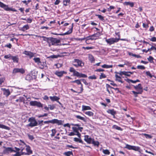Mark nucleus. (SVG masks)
<instances>
[{
	"mask_svg": "<svg viewBox=\"0 0 156 156\" xmlns=\"http://www.w3.org/2000/svg\"><path fill=\"white\" fill-rule=\"evenodd\" d=\"M93 38H95V40H96L98 38L100 35V34L99 32L97 33L94 34L92 35Z\"/></svg>",
	"mask_w": 156,
	"mask_h": 156,
	"instance_id": "bb28decb",
	"label": "nucleus"
},
{
	"mask_svg": "<svg viewBox=\"0 0 156 156\" xmlns=\"http://www.w3.org/2000/svg\"><path fill=\"white\" fill-rule=\"evenodd\" d=\"M33 60L37 64L40 62L41 61L40 59L39 58L36 57H34L33 58Z\"/></svg>",
	"mask_w": 156,
	"mask_h": 156,
	"instance_id": "7c9ffc66",
	"label": "nucleus"
},
{
	"mask_svg": "<svg viewBox=\"0 0 156 156\" xmlns=\"http://www.w3.org/2000/svg\"><path fill=\"white\" fill-rule=\"evenodd\" d=\"M73 27V23L72 24V26L71 28V29L70 30H69L68 31L64 33H63V34H55V35H57L64 36V35H68V34H71L72 32Z\"/></svg>",
	"mask_w": 156,
	"mask_h": 156,
	"instance_id": "2eb2a0df",
	"label": "nucleus"
},
{
	"mask_svg": "<svg viewBox=\"0 0 156 156\" xmlns=\"http://www.w3.org/2000/svg\"><path fill=\"white\" fill-rule=\"evenodd\" d=\"M119 41V38H111L106 39V41L110 45L117 42Z\"/></svg>",
	"mask_w": 156,
	"mask_h": 156,
	"instance_id": "0eeeda50",
	"label": "nucleus"
},
{
	"mask_svg": "<svg viewBox=\"0 0 156 156\" xmlns=\"http://www.w3.org/2000/svg\"><path fill=\"white\" fill-rule=\"evenodd\" d=\"M29 29V26L28 24H27L24 25L21 28L20 30L23 31H25Z\"/></svg>",
	"mask_w": 156,
	"mask_h": 156,
	"instance_id": "b1692460",
	"label": "nucleus"
},
{
	"mask_svg": "<svg viewBox=\"0 0 156 156\" xmlns=\"http://www.w3.org/2000/svg\"><path fill=\"white\" fill-rule=\"evenodd\" d=\"M129 55H132V56H133V57H135L137 58H140L141 57L140 56V55H136V54H134L131 53H129Z\"/></svg>",
	"mask_w": 156,
	"mask_h": 156,
	"instance_id": "a18cd8bd",
	"label": "nucleus"
},
{
	"mask_svg": "<svg viewBox=\"0 0 156 156\" xmlns=\"http://www.w3.org/2000/svg\"><path fill=\"white\" fill-rule=\"evenodd\" d=\"M51 44L54 46L61 45L60 44V41L56 38H52L51 39Z\"/></svg>",
	"mask_w": 156,
	"mask_h": 156,
	"instance_id": "423d86ee",
	"label": "nucleus"
},
{
	"mask_svg": "<svg viewBox=\"0 0 156 156\" xmlns=\"http://www.w3.org/2000/svg\"><path fill=\"white\" fill-rule=\"evenodd\" d=\"M14 148L16 150H15V151H13V152H17V151H19L20 150H21V148L20 147V148H17L15 147Z\"/></svg>",
	"mask_w": 156,
	"mask_h": 156,
	"instance_id": "e2e57ef3",
	"label": "nucleus"
},
{
	"mask_svg": "<svg viewBox=\"0 0 156 156\" xmlns=\"http://www.w3.org/2000/svg\"><path fill=\"white\" fill-rule=\"evenodd\" d=\"M113 66L112 65H109L106 64H104L101 66V67L102 68L107 69L112 68Z\"/></svg>",
	"mask_w": 156,
	"mask_h": 156,
	"instance_id": "2f4dec72",
	"label": "nucleus"
},
{
	"mask_svg": "<svg viewBox=\"0 0 156 156\" xmlns=\"http://www.w3.org/2000/svg\"><path fill=\"white\" fill-rule=\"evenodd\" d=\"M70 2V0H63V5L65 6H66Z\"/></svg>",
	"mask_w": 156,
	"mask_h": 156,
	"instance_id": "37998d69",
	"label": "nucleus"
},
{
	"mask_svg": "<svg viewBox=\"0 0 156 156\" xmlns=\"http://www.w3.org/2000/svg\"><path fill=\"white\" fill-rule=\"evenodd\" d=\"M141 135L144 136L147 139H151L152 137L151 135L146 133H142Z\"/></svg>",
	"mask_w": 156,
	"mask_h": 156,
	"instance_id": "f704fd0d",
	"label": "nucleus"
},
{
	"mask_svg": "<svg viewBox=\"0 0 156 156\" xmlns=\"http://www.w3.org/2000/svg\"><path fill=\"white\" fill-rule=\"evenodd\" d=\"M143 27L146 28L147 29L148 27V25L147 24H146L144 23H143Z\"/></svg>",
	"mask_w": 156,
	"mask_h": 156,
	"instance_id": "69168bd1",
	"label": "nucleus"
},
{
	"mask_svg": "<svg viewBox=\"0 0 156 156\" xmlns=\"http://www.w3.org/2000/svg\"><path fill=\"white\" fill-rule=\"evenodd\" d=\"M102 152L105 154L106 155H109L110 154V152L109 150L107 149H103Z\"/></svg>",
	"mask_w": 156,
	"mask_h": 156,
	"instance_id": "58836bf2",
	"label": "nucleus"
},
{
	"mask_svg": "<svg viewBox=\"0 0 156 156\" xmlns=\"http://www.w3.org/2000/svg\"><path fill=\"white\" fill-rule=\"evenodd\" d=\"M0 7L3 8L6 11H12L14 12H16L17 11V10L15 9L9 7L8 5L5 4L0 1Z\"/></svg>",
	"mask_w": 156,
	"mask_h": 156,
	"instance_id": "20e7f679",
	"label": "nucleus"
},
{
	"mask_svg": "<svg viewBox=\"0 0 156 156\" xmlns=\"http://www.w3.org/2000/svg\"><path fill=\"white\" fill-rule=\"evenodd\" d=\"M49 98L52 101H57L60 99L59 98L56 96H50L49 97Z\"/></svg>",
	"mask_w": 156,
	"mask_h": 156,
	"instance_id": "6ab92c4d",
	"label": "nucleus"
},
{
	"mask_svg": "<svg viewBox=\"0 0 156 156\" xmlns=\"http://www.w3.org/2000/svg\"><path fill=\"white\" fill-rule=\"evenodd\" d=\"M52 133L51 134V136H54L56 133V131L55 129H52L51 130Z\"/></svg>",
	"mask_w": 156,
	"mask_h": 156,
	"instance_id": "8fccbe9b",
	"label": "nucleus"
},
{
	"mask_svg": "<svg viewBox=\"0 0 156 156\" xmlns=\"http://www.w3.org/2000/svg\"><path fill=\"white\" fill-rule=\"evenodd\" d=\"M75 117L76 118H77L78 119H80L81 120H83L84 121H85L86 120L84 118L82 117V116H81L80 115H75Z\"/></svg>",
	"mask_w": 156,
	"mask_h": 156,
	"instance_id": "72a5a7b5",
	"label": "nucleus"
},
{
	"mask_svg": "<svg viewBox=\"0 0 156 156\" xmlns=\"http://www.w3.org/2000/svg\"><path fill=\"white\" fill-rule=\"evenodd\" d=\"M88 59L91 63H94V62L95 59L93 56L91 54L88 55Z\"/></svg>",
	"mask_w": 156,
	"mask_h": 156,
	"instance_id": "412c9836",
	"label": "nucleus"
},
{
	"mask_svg": "<svg viewBox=\"0 0 156 156\" xmlns=\"http://www.w3.org/2000/svg\"><path fill=\"white\" fill-rule=\"evenodd\" d=\"M112 128L120 131H122V130L121 128L115 125H113L112 126Z\"/></svg>",
	"mask_w": 156,
	"mask_h": 156,
	"instance_id": "c756f323",
	"label": "nucleus"
},
{
	"mask_svg": "<svg viewBox=\"0 0 156 156\" xmlns=\"http://www.w3.org/2000/svg\"><path fill=\"white\" fill-rule=\"evenodd\" d=\"M84 140L86 142L89 144H91L94 139V138H92L89 137V136L87 135L84 136Z\"/></svg>",
	"mask_w": 156,
	"mask_h": 156,
	"instance_id": "ddd939ff",
	"label": "nucleus"
},
{
	"mask_svg": "<svg viewBox=\"0 0 156 156\" xmlns=\"http://www.w3.org/2000/svg\"><path fill=\"white\" fill-rule=\"evenodd\" d=\"M75 71V70L74 68L73 67H71L70 68L69 71L70 72H72L73 73Z\"/></svg>",
	"mask_w": 156,
	"mask_h": 156,
	"instance_id": "774afa93",
	"label": "nucleus"
},
{
	"mask_svg": "<svg viewBox=\"0 0 156 156\" xmlns=\"http://www.w3.org/2000/svg\"><path fill=\"white\" fill-rule=\"evenodd\" d=\"M115 9V7L113 6H110V7L108 8V12H110L111 9Z\"/></svg>",
	"mask_w": 156,
	"mask_h": 156,
	"instance_id": "13d9d810",
	"label": "nucleus"
},
{
	"mask_svg": "<svg viewBox=\"0 0 156 156\" xmlns=\"http://www.w3.org/2000/svg\"><path fill=\"white\" fill-rule=\"evenodd\" d=\"M12 56L10 54L5 55L4 56V58L5 59H11Z\"/></svg>",
	"mask_w": 156,
	"mask_h": 156,
	"instance_id": "ea45409f",
	"label": "nucleus"
},
{
	"mask_svg": "<svg viewBox=\"0 0 156 156\" xmlns=\"http://www.w3.org/2000/svg\"><path fill=\"white\" fill-rule=\"evenodd\" d=\"M16 153L15 154H13L12 156H20L23 155H24L25 154V153H24V152L23 151V148L22 149H21V151H17V152H15Z\"/></svg>",
	"mask_w": 156,
	"mask_h": 156,
	"instance_id": "f3484780",
	"label": "nucleus"
},
{
	"mask_svg": "<svg viewBox=\"0 0 156 156\" xmlns=\"http://www.w3.org/2000/svg\"><path fill=\"white\" fill-rule=\"evenodd\" d=\"M67 73L64 71H56L55 74L57 76L59 77H62L64 74H66Z\"/></svg>",
	"mask_w": 156,
	"mask_h": 156,
	"instance_id": "dca6fc26",
	"label": "nucleus"
},
{
	"mask_svg": "<svg viewBox=\"0 0 156 156\" xmlns=\"http://www.w3.org/2000/svg\"><path fill=\"white\" fill-rule=\"evenodd\" d=\"M1 90L4 91V94L7 97L10 94V92L9 90H6L5 88H1Z\"/></svg>",
	"mask_w": 156,
	"mask_h": 156,
	"instance_id": "aec40b11",
	"label": "nucleus"
},
{
	"mask_svg": "<svg viewBox=\"0 0 156 156\" xmlns=\"http://www.w3.org/2000/svg\"><path fill=\"white\" fill-rule=\"evenodd\" d=\"M11 59L13 60V62H14L18 63V62L19 58L17 56H12Z\"/></svg>",
	"mask_w": 156,
	"mask_h": 156,
	"instance_id": "c85d7f7f",
	"label": "nucleus"
},
{
	"mask_svg": "<svg viewBox=\"0 0 156 156\" xmlns=\"http://www.w3.org/2000/svg\"><path fill=\"white\" fill-rule=\"evenodd\" d=\"M87 77V76L86 75L79 73V74L78 75V77L80 78H86Z\"/></svg>",
	"mask_w": 156,
	"mask_h": 156,
	"instance_id": "e433bc0d",
	"label": "nucleus"
},
{
	"mask_svg": "<svg viewBox=\"0 0 156 156\" xmlns=\"http://www.w3.org/2000/svg\"><path fill=\"white\" fill-rule=\"evenodd\" d=\"M79 74V72L77 71H75L73 73V75L74 76H76L78 77V75Z\"/></svg>",
	"mask_w": 156,
	"mask_h": 156,
	"instance_id": "052dcab7",
	"label": "nucleus"
},
{
	"mask_svg": "<svg viewBox=\"0 0 156 156\" xmlns=\"http://www.w3.org/2000/svg\"><path fill=\"white\" fill-rule=\"evenodd\" d=\"M127 81L129 83H130V82L133 83H136L135 80H133L130 79H128Z\"/></svg>",
	"mask_w": 156,
	"mask_h": 156,
	"instance_id": "6e6d98bb",
	"label": "nucleus"
},
{
	"mask_svg": "<svg viewBox=\"0 0 156 156\" xmlns=\"http://www.w3.org/2000/svg\"><path fill=\"white\" fill-rule=\"evenodd\" d=\"M51 123L52 124H57L58 125H62V121L61 120H58L57 119H54L50 120Z\"/></svg>",
	"mask_w": 156,
	"mask_h": 156,
	"instance_id": "4468645a",
	"label": "nucleus"
},
{
	"mask_svg": "<svg viewBox=\"0 0 156 156\" xmlns=\"http://www.w3.org/2000/svg\"><path fill=\"white\" fill-rule=\"evenodd\" d=\"M32 21V19L30 18H27V22L28 23H31Z\"/></svg>",
	"mask_w": 156,
	"mask_h": 156,
	"instance_id": "bf43d9fd",
	"label": "nucleus"
},
{
	"mask_svg": "<svg viewBox=\"0 0 156 156\" xmlns=\"http://www.w3.org/2000/svg\"><path fill=\"white\" fill-rule=\"evenodd\" d=\"M26 147V150L27 152H24V153H25V154L24 155H30L32 154L33 151H32L31 150L30 147L29 145H27Z\"/></svg>",
	"mask_w": 156,
	"mask_h": 156,
	"instance_id": "f8f14e48",
	"label": "nucleus"
},
{
	"mask_svg": "<svg viewBox=\"0 0 156 156\" xmlns=\"http://www.w3.org/2000/svg\"><path fill=\"white\" fill-rule=\"evenodd\" d=\"M107 112L113 115H114L116 114V112L114 109H109L107 111Z\"/></svg>",
	"mask_w": 156,
	"mask_h": 156,
	"instance_id": "393cba45",
	"label": "nucleus"
},
{
	"mask_svg": "<svg viewBox=\"0 0 156 156\" xmlns=\"http://www.w3.org/2000/svg\"><path fill=\"white\" fill-rule=\"evenodd\" d=\"M23 53L26 55L28 56L30 58L33 57H36L37 56V55L35 53H33L30 51H24Z\"/></svg>",
	"mask_w": 156,
	"mask_h": 156,
	"instance_id": "1a4fd4ad",
	"label": "nucleus"
},
{
	"mask_svg": "<svg viewBox=\"0 0 156 156\" xmlns=\"http://www.w3.org/2000/svg\"><path fill=\"white\" fill-rule=\"evenodd\" d=\"M74 140L76 142H79V143H80L82 144H83V141L80 138H77L75 137L74 138Z\"/></svg>",
	"mask_w": 156,
	"mask_h": 156,
	"instance_id": "c9c22d12",
	"label": "nucleus"
},
{
	"mask_svg": "<svg viewBox=\"0 0 156 156\" xmlns=\"http://www.w3.org/2000/svg\"><path fill=\"white\" fill-rule=\"evenodd\" d=\"M72 154V153L71 151L66 152L64 153V154L67 156H70V155Z\"/></svg>",
	"mask_w": 156,
	"mask_h": 156,
	"instance_id": "5fc2aeb1",
	"label": "nucleus"
},
{
	"mask_svg": "<svg viewBox=\"0 0 156 156\" xmlns=\"http://www.w3.org/2000/svg\"><path fill=\"white\" fill-rule=\"evenodd\" d=\"M86 39H87V40H88L89 41L90 40L93 41L94 40H95V38H93L92 35L86 37Z\"/></svg>",
	"mask_w": 156,
	"mask_h": 156,
	"instance_id": "c03bdc74",
	"label": "nucleus"
},
{
	"mask_svg": "<svg viewBox=\"0 0 156 156\" xmlns=\"http://www.w3.org/2000/svg\"><path fill=\"white\" fill-rule=\"evenodd\" d=\"M106 76L103 73H101V74L99 78L100 79H102L103 78H105L106 77Z\"/></svg>",
	"mask_w": 156,
	"mask_h": 156,
	"instance_id": "09e8293b",
	"label": "nucleus"
},
{
	"mask_svg": "<svg viewBox=\"0 0 156 156\" xmlns=\"http://www.w3.org/2000/svg\"><path fill=\"white\" fill-rule=\"evenodd\" d=\"M95 16H97L99 19L101 20H104V17L100 15H96Z\"/></svg>",
	"mask_w": 156,
	"mask_h": 156,
	"instance_id": "864d4df0",
	"label": "nucleus"
},
{
	"mask_svg": "<svg viewBox=\"0 0 156 156\" xmlns=\"http://www.w3.org/2000/svg\"><path fill=\"white\" fill-rule=\"evenodd\" d=\"M5 149L3 151V152L5 154H8L9 153H12L15 151V150H13L11 147H5Z\"/></svg>",
	"mask_w": 156,
	"mask_h": 156,
	"instance_id": "9d476101",
	"label": "nucleus"
},
{
	"mask_svg": "<svg viewBox=\"0 0 156 156\" xmlns=\"http://www.w3.org/2000/svg\"><path fill=\"white\" fill-rule=\"evenodd\" d=\"M25 72L23 68H15L13 70L12 73L15 74L17 73H20L22 74H23Z\"/></svg>",
	"mask_w": 156,
	"mask_h": 156,
	"instance_id": "9b49d317",
	"label": "nucleus"
},
{
	"mask_svg": "<svg viewBox=\"0 0 156 156\" xmlns=\"http://www.w3.org/2000/svg\"><path fill=\"white\" fill-rule=\"evenodd\" d=\"M124 5H129L131 7H133L134 5V3L130 2H126L123 3Z\"/></svg>",
	"mask_w": 156,
	"mask_h": 156,
	"instance_id": "5701e85b",
	"label": "nucleus"
},
{
	"mask_svg": "<svg viewBox=\"0 0 156 156\" xmlns=\"http://www.w3.org/2000/svg\"><path fill=\"white\" fill-rule=\"evenodd\" d=\"M48 106L49 109L51 110H53L55 108V106L54 105H48Z\"/></svg>",
	"mask_w": 156,
	"mask_h": 156,
	"instance_id": "de8ad7c7",
	"label": "nucleus"
},
{
	"mask_svg": "<svg viewBox=\"0 0 156 156\" xmlns=\"http://www.w3.org/2000/svg\"><path fill=\"white\" fill-rule=\"evenodd\" d=\"M28 121L30 122V123L27 125V126H30L32 127L37 126V122L34 118H29L28 119Z\"/></svg>",
	"mask_w": 156,
	"mask_h": 156,
	"instance_id": "f03ea898",
	"label": "nucleus"
},
{
	"mask_svg": "<svg viewBox=\"0 0 156 156\" xmlns=\"http://www.w3.org/2000/svg\"><path fill=\"white\" fill-rule=\"evenodd\" d=\"M30 105L32 106H37L38 107H42V105L39 102L36 101H31L30 102Z\"/></svg>",
	"mask_w": 156,
	"mask_h": 156,
	"instance_id": "6e6552de",
	"label": "nucleus"
},
{
	"mask_svg": "<svg viewBox=\"0 0 156 156\" xmlns=\"http://www.w3.org/2000/svg\"><path fill=\"white\" fill-rule=\"evenodd\" d=\"M146 74L147 75L150 77H152V75L149 71H147L146 72Z\"/></svg>",
	"mask_w": 156,
	"mask_h": 156,
	"instance_id": "338daca9",
	"label": "nucleus"
},
{
	"mask_svg": "<svg viewBox=\"0 0 156 156\" xmlns=\"http://www.w3.org/2000/svg\"><path fill=\"white\" fill-rule=\"evenodd\" d=\"M134 88L136 91H132V92L133 94L134 97H136L138 96V94H141L143 92V88L140 83L139 84L137 85L133 86Z\"/></svg>",
	"mask_w": 156,
	"mask_h": 156,
	"instance_id": "f257e3e1",
	"label": "nucleus"
},
{
	"mask_svg": "<svg viewBox=\"0 0 156 156\" xmlns=\"http://www.w3.org/2000/svg\"><path fill=\"white\" fill-rule=\"evenodd\" d=\"M82 111H83L85 110H90L91 109L90 106L84 105H82Z\"/></svg>",
	"mask_w": 156,
	"mask_h": 156,
	"instance_id": "4be33fe9",
	"label": "nucleus"
},
{
	"mask_svg": "<svg viewBox=\"0 0 156 156\" xmlns=\"http://www.w3.org/2000/svg\"><path fill=\"white\" fill-rule=\"evenodd\" d=\"M150 40L153 42H155L156 41V38L155 37H153L150 39Z\"/></svg>",
	"mask_w": 156,
	"mask_h": 156,
	"instance_id": "680f3d73",
	"label": "nucleus"
},
{
	"mask_svg": "<svg viewBox=\"0 0 156 156\" xmlns=\"http://www.w3.org/2000/svg\"><path fill=\"white\" fill-rule=\"evenodd\" d=\"M18 144L19 145V146L21 149L23 148L24 149V148L26 147V146L27 145L22 140H20L19 141H18Z\"/></svg>",
	"mask_w": 156,
	"mask_h": 156,
	"instance_id": "a211bd4d",
	"label": "nucleus"
},
{
	"mask_svg": "<svg viewBox=\"0 0 156 156\" xmlns=\"http://www.w3.org/2000/svg\"><path fill=\"white\" fill-rule=\"evenodd\" d=\"M91 143L93 144L94 145H96L98 146L99 144V143L98 141H95L94 139H93L92 142Z\"/></svg>",
	"mask_w": 156,
	"mask_h": 156,
	"instance_id": "a19ab883",
	"label": "nucleus"
},
{
	"mask_svg": "<svg viewBox=\"0 0 156 156\" xmlns=\"http://www.w3.org/2000/svg\"><path fill=\"white\" fill-rule=\"evenodd\" d=\"M82 48H83L84 50H89L93 49V47H83Z\"/></svg>",
	"mask_w": 156,
	"mask_h": 156,
	"instance_id": "603ef678",
	"label": "nucleus"
},
{
	"mask_svg": "<svg viewBox=\"0 0 156 156\" xmlns=\"http://www.w3.org/2000/svg\"><path fill=\"white\" fill-rule=\"evenodd\" d=\"M115 77L116 78V80L119 81V82H121V83H123L122 81L121 80V78L117 74H116L115 75Z\"/></svg>",
	"mask_w": 156,
	"mask_h": 156,
	"instance_id": "473e14b6",
	"label": "nucleus"
},
{
	"mask_svg": "<svg viewBox=\"0 0 156 156\" xmlns=\"http://www.w3.org/2000/svg\"><path fill=\"white\" fill-rule=\"evenodd\" d=\"M81 80H75L74 81H73L71 82L72 83H76L78 85L80 84L81 85L82 84L81 83L80 81Z\"/></svg>",
	"mask_w": 156,
	"mask_h": 156,
	"instance_id": "4c0bfd02",
	"label": "nucleus"
},
{
	"mask_svg": "<svg viewBox=\"0 0 156 156\" xmlns=\"http://www.w3.org/2000/svg\"><path fill=\"white\" fill-rule=\"evenodd\" d=\"M133 72L127 71L126 72L125 71L124 75L127 76H130V75L133 74Z\"/></svg>",
	"mask_w": 156,
	"mask_h": 156,
	"instance_id": "79ce46f5",
	"label": "nucleus"
},
{
	"mask_svg": "<svg viewBox=\"0 0 156 156\" xmlns=\"http://www.w3.org/2000/svg\"><path fill=\"white\" fill-rule=\"evenodd\" d=\"M8 128L9 127H8L5 126V125L0 124V128L5 129H8Z\"/></svg>",
	"mask_w": 156,
	"mask_h": 156,
	"instance_id": "3c124183",
	"label": "nucleus"
},
{
	"mask_svg": "<svg viewBox=\"0 0 156 156\" xmlns=\"http://www.w3.org/2000/svg\"><path fill=\"white\" fill-rule=\"evenodd\" d=\"M37 65L40 68L43 69L44 68V62H41V61L40 62L37 64Z\"/></svg>",
	"mask_w": 156,
	"mask_h": 156,
	"instance_id": "cd10ccee",
	"label": "nucleus"
},
{
	"mask_svg": "<svg viewBox=\"0 0 156 156\" xmlns=\"http://www.w3.org/2000/svg\"><path fill=\"white\" fill-rule=\"evenodd\" d=\"M12 45L11 44H10V43H9L8 44H6L5 46V47H7L8 48H11V47H12Z\"/></svg>",
	"mask_w": 156,
	"mask_h": 156,
	"instance_id": "0e129e2a",
	"label": "nucleus"
},
{
	"mask_svg": "<svg viewBox=\"0 0 156 156\" xmlns=\"http://www.w3.org/2000/svg\"><path fill=\"white\" fill-rule=\"evenodd\" d=\"M88 78L89 79H92V80H93V79L94 80V79H96V77L95 75H93L92 76H89L88 77Z\"/></svg>",
	"mask_w": 156,
	"mask_h": 156,
	"instance_id": "4d7b16f0",
	"label": "nucleus"
},
{
	"mask_svg": "<svg viewBox=\"0 0 156 156\" xmlns=\"http://www.w3.org/2000/svg\"><path fill=\"white\" fill-rule=\"evenodd\" d=\"M137 68L140 69H145V67L143 66L142 65H138L137 67Z\"/></svg>",
	"mask_w": 156,
	"mask_h": 156,
	"instance_id": "49530a36",
	"label": "nucleus"
},
{
	"mask_svg": "<svg viewBox=\"0 0 156 156\" xmlns=\"http://www.w3.org/2000/svg\"><path fill=\"white\" fill-rule=\"evenodd\" d=\"M85 114L90 117L93 116L94 115V113L90 111L86 112Z\"/></svg>",
	"mask_w": 156,
	"mask_h": 156,
	"instance_id": "a878e982",
	"label": "nucleus"
},
{
	"mask_svg": "<svg viewBox=\"0 0 156 156\" xmlns=\"http://www.w3.org/2000/svg\"><path fill=\"white\" fill-rule=\"evenodd\" d=\"M73 65L76 67H83L84 65V62L81 60L78 59L74 60L73 61Z\"/></svg>",
	"mask_w": 156,
	"mask_h": 156,
	"instance_id": "7ed1b4c3",
	"label": "nucleus"
},
{
	"mask_svg": "<svg viewBox=\"0 0 156 156\" xmlns=\"http://www.w3.org/2000/svg\"><path fill=\"white\" fill-rule=\"evenodd\" d=\"M125 148L129 150H133L136 151H139L140 148L139 147L135 146H131L128 144H126Z\"/></svg>",
	"mask_w": 156,
	"mask_h": 156,
	"instance_id": "39448f33",
	"label": "nucleus"
}]
</instances>
